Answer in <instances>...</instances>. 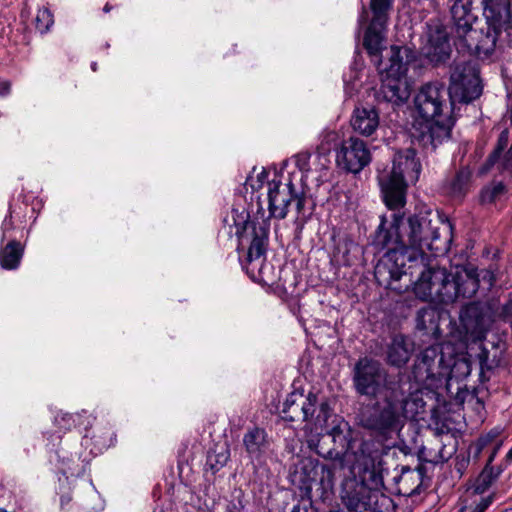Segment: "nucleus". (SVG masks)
Returning a JSON list of instances; mask_svg holds the SVG:
<instances>
[{"instance_id": "f257e3e1", "label": "nucleus", "mask_w": 512, "mask_h": 512, "mask_svg": "<svg viewBox=\"0 0 512 512\" xmlns=\"http://www.w3.org/2000/svg\"><path fill=\"white\" fill-rule=\"evenodd\" d=\"M385 218L376 231L373 245L379 250H387L375 267V277L400 279L406 276L403 270L407 262L422 263L426 252L432 255L446 253L452 240V225L431 211L410 216L406 221L403 215H393L390 229H386Z\"/></svg>"}, {"instance_id": "f03ea898", "label": "nucleus", "mask_w": 512, "mask_h": 512, "mask_svg": "<svg viewBox=\"0 0 512 512\" xmlns=\"http://www.w3.org/2000/svg\"><path fill=\"white\" fill-rule=\"evenodd\" d=\"M352 382L357 394L369 399L379 398L373 412L363 419L367 429L390 437L399 433L408 420L424 419L423 392L411 391L406 383L389 377L378 360L367 356L359 358L352 370Z\"/></svg>"}, {"instance_id": "7ed1b4c3", "label": "nucleus", "mask_w": 512, "mask_h": 512, "mask_svg": "<svg viewBox=\"0 0 512 512\" xmlns=\"http://www.w3.org/2000/svg\"><path fill=\"white\" fill-rule=\"evenodd\" d=\"M485 27L475 28L479 22L474 0H455L451 17L457 49L480 60L490 59L496 51L502 33L512 30V0H481Z\"/></svg>"}, {"instance_id": "20e7f679", "label": "nucleus", "mask_w": 512, "mask_h": 512, "mask_svg": "<svg viewBox=\"0 0 512 512\" xmlns=\"http://www.w3.org/2000/svg\"><path fill=\"white\" fill-rule=\"evenodd\" d=\"M425 260L421 263L419 259L417 265L409 263L407 268L405 266L403 270L407 275L400 279H392L387 275L377 279L386 282L392 289L401 290L402 287H396L393 283L407 278L405 288L414 284L413 291L417 298L439 305L470 299L478 291L480 273L473 265L456 266L448 271L443 267H425Z\"/></svg>"}, {"instance_id": "39448f33", "label": "nucleus", "mask_w": 512, "mask_h": 512, "mask_svg": "<svg viewBox=\"0 0 512 512\" xmlns=\"http://www.w3.org/2000/svg\"><path fill=\"white\" fill-rule=\"evenodd\" d=\"M448 99L449 92L439 82L422 85L414 96L411 136L424 149L433 151L450 138L454 120Z\"/></svg>"}, {"instance_id": "423d86ee", "label": "nucleus", "mask_w": 512, "mask_h": 512, "mask_svg": "<svg viewBox=\"0 0 512 512\" xmlns=\"http://www.w3.org/2000/svg\"><path fill=\"white\" fill-rule=\"evenodd\" d=\"M421 172V164L416 159L414 149L401 150L394 155L390 168L378 172V183L385 205L390 210L403 208L406 204V181L416 182Z\"/></svg>"}, {"instance_id": "0eeeda50", "label": "nucleus", "mask_w": 512, "mask_h": 512, "mask_svg": "<svg viewBox=\"0 0 512 512\" xmlns=\"http://www.w3.org/2000/svg\"><path fill=\"white\" fill-rule=\"evenodd\" d=\"M452 354V345L448 343L432 345L421 352L413 366L412 375L415 381L422 385L420 390L424 396L431 398L435 392L448 385L449 363L448 356ZM411 388L412 386L409 385Z\"/></svg>"}, {"instance_id": "6e6552de", "label": "nucleus", "mask_w": 512, "mask_h": 512, "mask_svg": "<svg viewBox=\"0 0 512 512\" xmlns=\"http://www.w3.org/2000/svg\"><path fill=\"white\" fill-rule=\"evenodd\" d=\"M407 48L391 46L388 64L379 62V74L381 77L380 95L387 102L401 105L410 96V88L405 77L407 62L403 61V53L407 54Z\"/></svg>"}, {"instance_id": "1a4fd4ad", "label": "nucleus", "mask_w": 512, "mask_h": 512, "mask_svg": "<svg viewBox=\"0 0 512 512\" xmlns=\"http://www.w3.org/2000/svg\"><path fill=\"white\" fill-rule=\"evenodd\" d=\"M342 468V460H334L331 463H320L311 458L299 461L291 473V482L300 489L310 493L316 487L322 498H326L333 492L336 470Z\"/></svg>"}, {"instance_id": "9d476101", "label": "nucleus", "mask_w": 512, "mask_h": 512, "mask_svg": "<svg viewBox=\"0 0 512 512\" xmlns=\"http://www.w3.org/2000/svg\"><path fill=\"white\" fill-rule=\"evenodd\" d=\"M282 418L285 421H305L315 428H323L332 414L327 401L318 402L317 395L309 392L305 395L300 391L290 393L282 408Z\"/></svg>"}, {"instance_id": "9b49d317", "label": "nucleus", "mask_w": 512, "mask_h": 512, "mask_svg": "<svg viewBox=\"0 0 512 512\" xmlns=\"http://www.w3.org/2000/svg\"><path fill=\"white\" fill-rule=\"evenodd\" d=\"M451 104L470 103L482 93L479 70L474 63L457 64L451 73L448 89Z\"/></svg>"}, {"instance_id": "f8f14e48", "label": "nucleus", "mask_w": 512, "mask_h": 512, "mask_svg": "<svg viewBox=\"0 0 512 512\" xmlns=\"http://www.w3.org/2000/svg\"><path fill=\"white\" fill-rule=\"evenodd\" d=\"M249 228L252 229V241L248 249L245 268L252 279L266 281L264 255L269 235V222L264 218L261 222H245L244 231L246 232Z\"/></svg>"}, {"instance_id": "ddd939ff", "label": "nucleus", "mask_w": 512, "mask_h": 512, "mask_svg": "<svg viewBox=\"0 0 512 512\" xmlns=\"http://www.w3.org/2000/svg\"><path fill=\"white\" fill-rule=\"evenodd\" d=\"M268 210L269 217L276 219H284L288 213V207L292 203L295 204L298 213H300L305 204V196L303 193H297L291 181L281 184L272 181L268 184Z\"/></svg>"}, {"instance_id": "4468645a", "label": "nucleus", "mask_w": 512, "mask_h": 512, "mask_svg": "<svg viewBox=\"0 0 512 512\" xmlns=\"http://www.w3.org/2000/svg\"><path fill=\"white\" fill-rule=\"evenodd\" d=\"M371 159L367 144L355 136L343 140L336 150L338 166L353 174L361 172L371 162Z\"/></svg>"}, {"instance_id": "2eb2a0df", "label": "nucleus", "mask_w": 512, "mask_h": 512, "mask_svg": "<svg viewBox=\"0 0 512 512\" xmlns=\"http://www.w3.org/2000/svg\"><path fill=\"white\" fill-rule=\"evenodd\" d=\"M421 53L435 65L446 62L451 54V46L446 31L440 27L429 29Z\"/></svg>"}, {"instance_id": "dca6fc26", "label": "nucleus", "mask_w": 512, "mask_h": 512, "mask_svg": "<svg viewBox=\"0 0 512 512\" xmlns=\"http://www.w3.org/2000/svg\"><path fill=\"white\" fill-rule=\"evenodd\" d=\"M386 24L375 23V20H372L364 35L363 45L368 54L373 58L377 69H379V62L383 63L381 53L385 48Z\"/></svg>"}, {"instance_id": "f3484780", "label": "nucleus", "mask_w": 512, "mask_h": 512, "mask_svg": "<svg viewBox=\"0 0 512 512\" xmlns=\"http://www.w3.org/2000/svg\"><path fill=\"white\" fill-rule=\"evenodd\" d=\"M353 130L363 136H371L379 127V114L375 108H356L351 118Z\"/></svg>"}, {"instance_id": "a211bd4d", "label": "nucleus", "mask_w": 512, "mask_h": 512, "mask_svg": "<svg viewBox=\"0 0 512 512\" xmlns=\"http://www.w3.org/2000/svg\"><path fill=\"white\" fill-rule=\"evenodd\" d=\"M413 352L412 344L403 335L393 337L388 346L387 361L390 365L401 367L405 365Z\"/></svg>"}, {"instance_id": "6ab92c4d", "label": "nucleus", "mask_w": 512, "mask_h": 512, "mask_svg": "<svg viewBox=\"0 0 512 512\" xmlns=\"http://www.w3.org/2000/svg\"><path fill=\"white\" fill-rule=\"evenodd\" d=\"M461 321L467 333H470L475 339L481 340L488 328V319L478 313L474 306L468 307L461 314Z\"/></svg>"}, {"instance_id": "aec40b11", "label": "nucleus", "mask_w": 512, "mask_h": 512, "mask_svg": "<svg viewBox=\"0 0 512 512\" xmlns=\"http://www.w3.org/2000/svg\"><path fill=\"white\" fill-rule=\"evenodd\" d=\"M243 443L247 453L252 459H259L269 445L266 432L257 427L245 433Z\"/></svg>"}, {"instance_id": "412c9836", "label": "nucleus", "mask_w": 512, "mask_h": 512, "mask_svg": "<svg viewBox=\"0 0 512 512\" xmlns=\"http://www.w3.org/2000/svg\"><path fill=\"white\" fill-rule=\"evenodd\" d=\"M499 430L493 429L487 434L479 437L471 446L470 453H473L474 458H478L482 451L487 447H492L491 453L487 463H492L503 445V441L499 439Z\"/></svg>"}, {"instance_id": "4be33fe9", "label": "nucleus", "mask_w": 512, "mask_h": 512, "mask_svg": "<svg viewBox=\"0 0 512 512\" xmlns=\"http://www.w3.org/2000/svg\"><path fill=\"white\" fill-rule=\"evenodd\" d=\"M480 366V378L482 381H487L490 378V373L499 366L502 358V351L497 347L488 349L482 347L477 355Z\"/></svg>"}, {"instance_id": "5701e85b", "label": "nucleus", "mask_w": 512, "mask_h": 512, "mask_svg": "<svg viewBox=\"0 0 512 512\" xmlns=\"http://www.w3.org/2000/svg\"><path fill=\"white\" fill-rule=\"evenodd\" d=\"M340 141V135L334 130H324L320 135V143L317 147L318 152L315 159L319 162V171L327 170L329 159L327 153Z\"/></svg>"}, {"instance_id": "b1692460", "label": "nucleus", "mask_w": 512, "mask_h": 512, "mask_svg": "<svg viewBox=\"0 0 512 512\" xmlns=\"http://www.w3.org/2000/svg\"><path fill=\"white\" fill-rule=\"evenodd\" d=\"M94 418L92 415L88 414L86 411H83L81 414H69L60 412L54 418L55 425L59 428L60 431H68L72 427L76 426H84V429L87 430L88 426L92 425Z\"/></svg>"}, {"instance_id": "393cba45", "label": "nucleus", "mask_w": 512, "mask_h": 512, "mask_svg": "<svg viewBox=\"0 0 512 512\" xmlns=\"http://www.w3.org/2000/svg\"><path fill=\"white\" fill-rule=\"evenodd\" d=\"M23 256V247L17 241H10L0 251V266L6 270L16 269Z\"/></svg>"}, {"instance_id": "a878e982", "label": "nucleus", "mask_w": 512, "mask_h": 512, "mask_svg": "<svg viewBox=\"0 0 512 512\" xmlns=\"http://www.w3.org/2000/svg\"><path fill=\"white\" fill-rule=\"evenodd\" d=\"M449 371L448 382L452 379L462 380L470 375L471 365L467 358L456 357L454 354V348L452 347V354L448 356Z\"/></svg>"}, {"instance_id": "bb28decb", "label": "nucleus", "mask_w": 512, "mask_h": 512, "mask_svg": "<svg viewBox=\"0 0 512 512\" xmlns=\"http://www.w3.org/2000/svg\"><path fill=\"white\" fill-rule=\"evenodd\" d=\"M472 173L468 168H461L450 184V192L455 197L465 195L471 186Z\"/></svg>"}, {"instance_id": "cd10ccee", "label": "nucleus", "mask_w": 512, "mask_h": 512, "mask_svg": "<svg viewBox=\"0 0 512 512\" xmlns=\"http://www.w3.org/2000/svg\"><path fill=\"white\" fill-rule=\"evenodd\" d=\"M505 467L502 465L498 467H493L492 463H486L484 469L477 479V491L483 492L488 487L492 485L493 482L500 476V474L504 471Z\"/></svg>"}, {"instance_id": "c85d7f7f", "label": "nucleus", "mask_w": 512, "mask_h": 512, "mask_svg": "<svg viewBox=\"0 0 512 512\" xmlns=\"http://www.w3.org/2000/svg\"><path fill=\"white\" fill-rule=\"evenodd\" d=\"M230 457L229 449L221 447L220 451L209 452L207 456V466L215 473L226 465Z\"/></svg>"}, {"instance_id": "c756f323", "label": "nucleus", "mask_w": 512, "mask_h": 512, "mask_svg": "<svg viewBox=\"0 0 512 512\" xmlns=\"http://www.w3.org/2000/svg\"><path fill=\"white\" fill-rule=\"evenodd\" d=\"M392 2L393 0H371L372 20H375V23H387L388 11L392 7Z\"/></svg>"}, {"instance_id": "7c9ffc66", "label": "nucleus", "mask_w": 512, "mask_h": 512, "mask_svg": "<svg viewBox=\"0 0 512 512\" xmlns=\"http://www.w3.org/2000/svg\"><path fill=\"white\" fill-rule=\"evenodd\" d=\"M505 192V186L501 182H493L484 187L480 194L481 202L484 204L493 203Z\"/></svg>"}, {"instance_id": "2f4dec72", "label": "nucleus", "mask_w": 512, "mask_h": 512, "mask_svg": "<svg viewBox=\"0 0 512 512\" xmlns=\"http://www.w3.org/2000/svg\"><path fill=\"white\" fill-rule=\"evenodd\" d=\"M310 158L311 155L308 153H300L295 157V163L296 166L301 170L302 172L306 173V177H308V174L313 171V169L310 166ZM313 164L315 165L314 170L319 173V177L323 176V171H319V162L318 160L314 159Z\"/></svg>"}, {"instance_id": "473e14b6", "label": "nucleus", "mask_w": 512, "mask_h": 512, "mask_svg": "<svg viewBox=\"0 0 512 512\" xmlns=\"http://www.w3.org/2000/svg\"><path fill=\"white\" fill-rule=\"evenodd\" d=\"M53 16L47 8L39 9L35 18L36 28L45 33L53 24Z\"/></svg>"}, {"instance_id": "72a5a7b5", "label": "nucleus", "mask_w": 512, "mask_h": 512, "mask_svg": "<svg viewBox=\"0 0 512 512\" xmlns=\"http://www.w3.org/2000/svg\"><path fill=\"white\" fill-rule=\"evenodd\" d=\"M509 142V133L507 130H504L500 133L498 138L497 147L493 151V153L489 156L487 161V166H492L500 157L502 151L506 148ZM489 167H486L485 170H488Z\"/></svg>"}, {"instance_id": "f704fd0d", "label": "nucleus", "mask_w": 512, "mask_h": 512, "mask_svg": "<svg viewBox=\"0 0 512 512\" xmlns=\"http://www.w3.org/2000/svg\"><path fill=\"white\" fill-rule=\"evenodd\" d=\"M492 503V497L488 496L481 498V500L475 503L474 506H464L460 509V512H484Z\"/></svg>"}, {"instance_id": "c9c22d12", "label": "nucleus", "mask_w": 512, "mask_h": 512, "mask_svg": "<svg viewBox=\"0 0 512 512\" xmlns=\"http://www.w3.org/2000/svg\"><path fill=\"white\" fill-rule=\"evenodd\" d=\"M375 458L372 457V456H368L366 458H364V461H363V470L364 472H369L372 476V478L375 480V482H377V469H376V466H375Z\"/></svg>"}, {"instance_id": "e433bc0d", "label": "nucleus", "mask_w": 512, "mask_h": 512, "mask_svg": "<svg viewBox=\"0 0 512 512\" xmlns=\"http://www.w3.org/2000/svg\"><path fill=\"white\" fill-rule=\"evenodd\" d=\"M343 503L349 510H356L361 503V499L355 497H343Z\"/></svg>"}, {"instance_id": "4c0bfd02", "label": "nucleus", "mask_w": 512, "mask_h": 512, "mask_svg": "<svg viewBox=\"0 0 512 512\" xmlns=\"http://www.w3.org/2000/svg\"><path fill=\"white\" fill-rule=\"evenodd\" d=\"M503 168L506 170H510L512 173V144L504 158Z\"/></svg>"}, {"instance_id": "58836bf2", "label": "nucleus", "mask_w": 512, "mask_h": 512, "mask_svg": "<svg viewBox=\"0 0 512 512\" xmlns=\"http://www.w3.org/2000/svg\"><path fill=\"white\" fill-rule=\"evenodd\" d=\"M11 91V83L9 81L0 82V96L5 97Z\"/></svg>"}, {"instance_id": "ea45409f", "label": "nucleus", "mask_w": 512, "mask_h": 512, "mask_svg": "<svg viewBox=\"0 0 512 512\" xmlns=\"http://www.w3.org/2000/svg\"><path fill=\"white\" fill-rule=\"evenodd\" d=\"M267 174L265 171L260 172L257 175V184H251L252 189H259L262 187L263 181L266 178Z\"/></svg>"}, {"instance_id": "a19ab883", "label": "nucleus", "mask_w": 512, "mask_h": 512, "mask_svg": "<svg viewBox=\"0 0 512 512\" xmlns=\"http://www.w3.org/2000/svg\"><path fill=\"white\" fill-rule=\"evenodd\" d=\"M12 228L11 218L6 217L2 223V239H4L6 232Z\"/></svg>"}, {"instance_id": "79ce46f5", "label": "nucleus", "mask_w": 512, "mask_h": 512, "mask_svg": "<svg viewBox=\"0 0 512 512\" xmlns=\"http://www.w3.org/2000/svg\"><path fill=\"white\" fill-rule=\"evenodd\" d=\"M512 463V448L507 452L504 460V465L501 464L503 467H507L509 464Z\"/></svg>"}, {"instance_id": "37998d69", "label": "nucleus", "mask_w": 512, "mask_h": 512, "mask_svg": "<svg viewBox=\"0 0 512 512\" xmlns=\"http://www.w3.org/2000/svg\"><path fill=\"white\" fill-rule=\"evenodd\" d=\"M453 451L446 452L445 449H442L440 451V459L441 460H448L450 456L452 455Z\"/></svg>"}, {"instance_id": "c03bdc74", "label": "nucleus", "mask_w": 512, "mask_h": 512, "mask_svg": "<svg viewBox=\"0 0 512 512\" xmlns=\"http://www.w3.org/2000/svg\"><path fill=\"white\" fill-rule=\"evenodd\" d=\"M366 17H367V11H366L365 7L363 6L362 14L359 17V23L362 24L363 22H365L366 21Z\"/></svg>"}, {"instance_id": "a18cd8bd", "label": "nucleus", "mask_w": 512, "mask_h": 512, "mask_svg": "<svg viewBox=\"0 0 512 512\" xmlns=\"http://www.w3.org/2000/svg\"><path fill=\"white\" fill-rule=\"evenodd\" d=\"M291 512H300V507H299V505H295V506L293 507V509H292V511H291Z\"/></svg>"}, {"instance_id": "49530a36", "label": "nucleus", "mask_w": 512, "mask_h": 512, "mask_svg": "<svg viewBox=\"0 0 512 512\" xmlns=\"http://www.w3.org/2000/svg\"><path fill=\"white\" fill-rule=\"evenodd\" d=\"M91 68H92V70H93V71H96V69H97V64H96L95 62H94V63H92Z\"/></svg>"}, {"instance_id": "de8ad7c7", "label": "nucleus", "mask_w": 512, "mask_h": 512, "mask_svg": "<svg viewBox=\"0 0 512 512\" xmlns=\"http://www.w3.org/2000/svg\"><path fill=\"white\" fill-rule=\"evenodd\" d=\"M104 11L105 12H109L110 11V6L108 4L105 5Z\"/></svg>"}, {"instance_id": "09e8293b", "label": "nucleus", "mask_w": 512, "mask_h": 512, "mask_svg": "<svg viewBox=\"0 0 512 512\" xmlns=\"http://www.w3.org/2000/svg\"><path fill=\"white\" fill-rule=\"evenodd\" d=\"M482 273H485L486 275H489V271H481Z\"/></svg>"}]
</instances>
